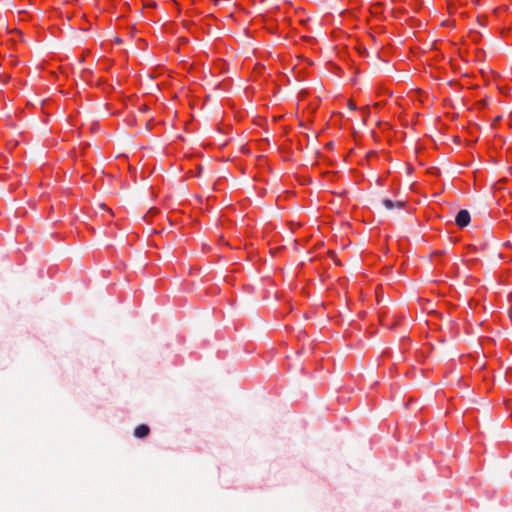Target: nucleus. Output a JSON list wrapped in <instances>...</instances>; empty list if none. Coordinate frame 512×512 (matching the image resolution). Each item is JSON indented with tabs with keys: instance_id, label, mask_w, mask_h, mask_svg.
<instances>
[{
	"instance_id": "nucleus-2",
	"label": "nucleus",
	"mask_w": 512,
	"mask_h": 512,
	"mask_svg": "<svg viewBox=\"0 0 512 512\" xmlns=\"http://www.w3.org/2000/svg\"><path fill=\"white\" fill-rule=\"evenodd\" d=\"M149 427L147 425H139L135 431L134 435L138 438H144L149 434Z\"/></svg>"
},
{
	"instance_id": "nucleus-3",
	"label": "nucleus",
	"mask_w": 512,
	"mask_h": 512,
	"mask_svg": "<svg viewBox=\"0 0 512 512\" xmlns=\"http://www.w3.org/2000/svg\"><path fill=\"white\" fill-rule=\"evenodd\" d=\"M383 204H384L385 208L388 209V210H391L394 207L401 208L403 206V202H401V201L393 202V201H391L389 199L384 200Z\"/></svg>"
},
{
	"instance_id": "nucleus-1",
	"label": "nucleus",
	"mask_w": 512,
	"mask_h": 512,
	"mask_svg": "<svg viewBox=\"0 0 512 512\" xmlns=\"http://www.w3.org/2000/svg\"><path fill=\"white\" fill-rule=\"evenodd\" d=\"M456 224L460 227H465L470 222V214L467 210H460L456 215Z\"/></svg>"
},
{
	"instance_id": "nucleus-4",
	"label": "nucleus",
	"mask_w": 512,
	"mask_h": 512,
	"mask_svg": "<svg viewBox=\"0 0 512 512\" xmlns=\"http://www.w3.org/2000/svg\"><path fill=\"white\" fill-rule=\"evenodd\" d=\"M349 108L352 110L356 109V106L354 105V103L352 101L349 102Z\"/></svg>"
}]
</instances>
